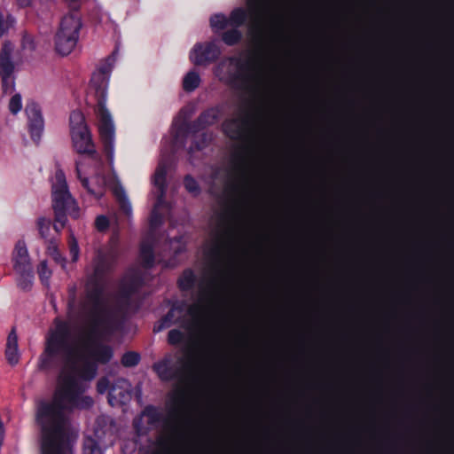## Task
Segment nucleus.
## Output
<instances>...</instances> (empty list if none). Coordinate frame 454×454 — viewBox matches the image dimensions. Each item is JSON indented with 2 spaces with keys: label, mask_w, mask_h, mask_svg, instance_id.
I'll return each mask as SVG.
<instances>
[{
  "label": "nucleus",
  "mask_w": 454,
  "mask_h": 454,
  "mask_svg": "<svg viewBox=\"0 0 454 454\" xmlns=\"http://www.w3.org/2000/svg\"><path fill=\"white\" fill-rule=\"evenodd\" d=\"M184 184L185 189L189 192L193 193L195 195L200 192L199 184H197V182L191 176H186L184 177Z\"/></svg>",
  "instance_id": "2f4dec72"
},
{
  "label": "nucleus",
  "mask_w": 454,
  "mask_h": 454,
  "mask_svg": "<svg viewBox=\"0 0 454 454\" xmlns=\"http://www.w3.org/2000/svg\"><path fill=\"white\" fill-rule=\"evenodd\" d=\"M165 176L166 167L164 165L159 166L154 174V184L158 187L160 193L158 195V202L154 206L150 217V226L152 229L157 228L161 223L162 216L159 212V207L162 203V197L164 195Z\"/></svg>",
  "instance_id": "f8f14e48"
},
{
  "label": "nucleus",
  "mask_w": 454,
  "mask_h": 454,
  "mask_svg": "<svg viewBox=\"0 0 454 454\" xmlns=\"http://www.w3.org/2000/svg\"><path fill=\"white\" fill-rule=\"evenodd\" d=\"M22 46L24 49L33 51L35 49L34 40L30 36H25L22 40Z\"/></svg>",
  "instance_id": "ea45409f"
},
{
  "label": "nucleus",
  "mask_w": 454,
  "mask_h": 454,
  "mask_svg": "<svg viewBox=\"0 0 454 454\" xmlns=\"http://www.w3.org/2000/svg\"><path fill=\"white\" fill-rule=\"evenodd\" d=\"M75 286H73L70 288L69 292H70V302L74 303V295H75Z\"/></svg>",
  "instance_id": "c03bdc74"
},
{
  "label": "nucleus",
  "mask_w": 454,
  "mask_h": 454,
  "mask_svg": "<svg viewBox=\"0 0 454 454\" xmlns=\"http://www.w3.org/2000/svg\"><path fill=\"white\" fill-rule=\"evenodd\" d=\"M36 224L41 237L43 239L48 238L51 230V220L45 217H39Z\"/></svg>",
  "instance_id": "393cba45"
},
{
  "label": "nucleus",
  "mask_w": 454,
  "mask_h": 454,
  "mask_svg": "<svg viewBox=\"0 0 454 454\" xmlns=\"http://www.w3.org/2000/svg\"><path fill=\"white\" fill-rule=\"evenodd\" d=\"M83 454H103L98 442L92 437H86L83 443Z\"/></svg>",
  "instance_id": "b1692460"
},
{
  "label": "nucleus",
  "mask_w": 454,
  "mask_h": 454,
  "mask_svg": "<svg viewBox=\"0 0 454 454\" xmlns=\"http://www.w3.org/2000/svg\"><path fill=\"white\" fill-rule=\"evenodd\" d=\"M37 271L42 281L47 283L51 275V271L48 270L47 262L45 261L40 262Z\"/></svg>",
  "instance_id": "72a5a7b5"
},
{
  "label": "nucleus",
  "mask_w": 454,
  "mask_h": 454,
  "mask_svg": "<svg viewBox=\"0 0 454 454\" xmlns=\"http://www.w3.org/2000/svg\"><path fill=\"white\" fill-rule=\"evenodd\" d=\"M95 435H96V437H97L98 439H100V437H101L100 432H99V431H98V430H96V431H95Z\"/></svg>",
  "instance_id": "de8ad7c7"
},
{
  "label": "nucleus",
  "mask_w": 454,
  "mask_h": 454,
  "mask_svg": "<svg viewBox=\"0 0 454 454\" xmlns=\"http://www.w3.org/2000/svg\"><path fill=\"white\" fill-rule=\"evenodd\" d=\"M76 174L77 177L80 179L81 183L82 184L83 187H85L89 192L93 193L92 191L89 188V181L86 177H82L80 170L79 163H76Z\"/></svg>",
  "instance_id": "58836bf2"
},
{
  "label": "nucleus",
  "mask_w": 454,
  "mask_h": 454,
  "mask_svg": "<svg viewBox=\"0 0 454 454\" xmlns=\"http://www.w3.org/2000/svg\"><path fill=\"white\" fill-rule=\"evenodd\" d=\"M250 126V111L247 104L242 105L235 118L223 124L225 134L232 140L247 143Z\"/></svg>",
  "instance_id": "9d476101"
},
{
  "label": "nucleus",
  "mask_w": 454,
  "mask_h": 454,
  "mask_svg": "<svg viewBox=\"0 0 454 454\" xmlns=\"http://www.w3.org/2000/svg\"><path fill=\"white\" fill-rule=\"evenodd\" d=\"M96 227L98 231H105L108 227V220L104 215H99L97 217L95 222Z\"/></svg>",
  "instance_id": "4c0bfd02"
},
{
  "label": "nucleus",
  "mask_w": 454,
  "mask_h": 454,
  "mask_svg": "<svg viewBox=\"0 0 454 454\" xmlns=\"http://www.w3.org/2000/svg\"><path fill=\"white\" fill-rule=\"evenodd\" d=\"M63 1L72 11H77L82 4V0H63Z\"/></svg>",
  "instance_id": "a19ab883"
},
{
  "label": "nucleus",
  "mask_w": 454,
  "mask_h": 454,
  "mask_svg": "<svg viewBox=\"0 0 454 454\" xmlns=\"http://www.w3.org/2000/svg\"><path fill=\"white\" fill-rule=\"evenodd\" d=\"M210 227V240L204 248L205 268L196 301L186 310L180 306L173 307L154 329L160 331L174 323L180 324L184 332L173 329L168 333V340L172 345L181 343L197 327L209 321L228 280L235 254V238L227 207H221L214 214Z\"/></svg>",
  "instance_id": "f03ea898"
},
{
  "label": "nucleus",
  "mask_w": 454,
  "mask_h": 454,
  "mask_svg": "<svg viewBox=\"0 0 454 454\" xmlns=\"http://www.w3.org/2000/svg\"><path fill=\"white\" fill-rule=\"evenodd\" d=\"M26 114L28 119V129L32 139L38 143L43 130V119L38 105L35 102L27 104Z\"/></svg>",
  "instance_id": "9b49d317"
},
{
  "label": "nucleus",
  "mask_w": 454,
  "mask_h": 454,
  "mask_svg": "<svg viewBox=\"0 0 454 454\" xmlns=\"http://www.w3.org/2000/svg\"><path fill=\"white\" fill-rule=\"evenodd\" d=\"M21 97L20 94H15L10 99L9 109L12 114H16L21 109Z\"/></svg>",
  "instance_id": "473e14b6"
},
{
  "label": "nucleus",
  "mask_w": 454,
  "mask_h": 454,
  "mask_svg": "<svg viewBox=\"0 0 454 454\" xmlns=\"http://www.w3.org/2000/svg\"><path fill=\"white\" fill-rule=\"evenodd\" d=\"M115 194H116L117 200L120 203L121 208L127 215H129L131 213V207H130V204L129 203L124 192L121 190H116Z\"/></svg>",
  "instance_id": "c85d7f7f"
},
{
  "label": "nucleus",
  "mask_w": 454,
  "mask_h": 454,
  "mask_svg": "<svg viewBox=\"0 0 454 454\" xmlns=\"http://www.w3.org/2000/svg\"><path fill=\"white\" fill-rule=\"evenodd\" d=\"M110 382L106 378L100 379L97 384L98 392L104 394L106 390H110Z\"/></svg>",
  "instance_id": "e433bc0d"
},
{
  "label": "nucleus",
  "mask_w": 454,
  "mask_h": 454,
  "mask_svg": "<svg viewBox=\"0 0 454 454\" xmlns=\"http://www.w3.org/2000/svg\"><path fill=\"white\" fill-rule=\"evenodd\" d=\"M140 356L135 352H128L122 356L121 363L126 367H132L138 364Z\"/></svg>",
  "instance_id": "c756f323"
},
{
  "label": "nucleus",
  "mask_w": 454,
  "mask_h": 454,
  "mask_svg": "<svg viewBox=\"0 0 454 454\" xmlns=\"http://www.w3.org/2000/svg\"><path fill=\"white\" fill-rule=\"evenodd\" d=\"M16 272L20 275L19 286L23 290H28L33 283V270L32 267L25 268L24 270H17Z\"/></svg>",
  "instance_id": "6ab92c4d"
},
{
  "label": "nucleus",
  "mask_w": 454,
  "mask_h": 454,
  "mask_svg": "<svg viewBox=\"0 0 454 454\" xmlns=\"http://www.w3.org/2000/svg\"><path fill=\"white\" fill-rule=\"evenodd\" d=\"M5 356L11 365H15L19 363L20 353L18 348V337L14 329H12L8 335Z\"/></svg>",
  "instance_id": "f3484780"
},
{
  "label": "nucleus",
  "mask_w": 454,
  "mask_h": 454,
  "mask_svg": "<svg viewBox=\"0 0 454 454\" xmlns=\"http://www.w3.org/2000/svg\"><path fill=\"white\" fill-rule=\"evenodd\" d=\"M171 246L176 253L181 252L184 247V245L182 241V238H178V239H176L175 240H173L171 243Z\"/></svg>",
  "instance_id": "79ce46f5"
},
{
  "label": "nucleus",
  "mask_w": 454,
  "mask_h": 454,
  "mask_svg": "<svg viewBox=\"0 0 454 454\" xmlns=\"http://www.w3.org/2000/svg\"><path fill=\"white\" fill-rule=\"evenodd\" d=\"M153 369L161 380H176L178 381L179 385L170 395L171 411L176 416L185 414L189 410L190 402L187 390L183 384L187 380L192 370L188 357L179 356L174 361L172 355H168L163 360L155 363Z\"/></svg>",
  "instance_id": "39448f33"
},
{
  "label": "nucleus",
  "mask_w": 454,
  "mask_h": 454,
  "mask_svg": "<svg viewBox=\"0 0 454 454\" xmlns=\"http://www.w3.org/2000/svg\"><path fill=\"white\" fill-rule=\"evenodd\" d=\"M81 27L82 19L77 11H72L62 17L55 35V50L59 54L67 56L72 52L77 43Z\"/></svg>",
  "instance_id": "1a4fd4ad"
},
{
  "label": "nucleus",
  "mask_w": 454,
  "mask_h": 454,
  "mask_svg": "<svg viewBox=\"0 0 454 454\" xmlns=\"http://www.w3.org/2000/svg\"><path fill=\"white\" fill-rule=\"evenodd\" d=\"M233 164L241 176H247L254 168L252 159L245 152L235 156Z\"/></svg>",
  "instance_id": "a211bd4d"
},
{
  "label": "nucleus",
  "mask_w": 454,
  "mask_h": 454,
  "mask_svg": "<svg viewBox=\"0 0 454 454\" xmlns=\"http://www.w3.org/2000/svg\"><path fill=\"white\" fill-rule=\"evenodd\" d=\"M14 71V65L12 59H0V75L4 82L12 75Z\"/></svg>",
  "instance_id": "5701e85b"
},
{
  "label": "nucleus",
  "mask_w": 454,
  "mask_h": 454,
  "mask_svg": "<svg viewBox=\"0 0 454 454\" xmlns=\"http://www.w3.org/2000/svg\"><path fill=\"white\" fill-rule=\"evenodd\" d=\"M131 398V385L125 379H117L111 385L108 401L112 406L124 404Z\"/></svg>",
  "instance_id": "ddd939ff"
},
{
  "label": "nucleus",
  "mask_w": 454,
  "mask_h": 454,
  "mask_svg": "<svg viewBox=\"0 0 454 454\" xmlns=\"http://www.w3.org/2000/svg\"><path fill=\"white\" fill-rule=\"evenodd\" d=\"M216 114L215 110H208L202 114L199 118V122L202 125H210L215 122Z\"/></svg>",
  "instance_id": "7c9ffc66"
},
{
  "label": "nucleus",
  "mask_w": 454,
  "mask_h": 454,
  "mask_svg": "<svg viewBox=\"0 0 454 454\" xmlns=\"http://www.w3.org/2000/svg\"><path fill=\"white\" fill-rule=\"evenodd\" d=\"M86 310H81L82 325L72 334L67 324L55 321L50 331L45 349L40 357L39 368H50L56 359L63 362L58 387L51 402H40L35 420L41 427L42 454H73L72 442L75 434L67 413L73 408H88L93 403L83 395L87 380L97 373V363L106 364L113 356L109 346L99 341L118 327L124 310H102L97 298L90 300Z\"/></svg>",
  "instance_id": "f257e3e1"
},
{
  "label": "nucleus",
  "mask_w": 454,
  "mask_h": 454,
  "mask_svg": "<svg viewBox=\"0 0 454 454\" xmlns=\"http://www.w3.org/2000/svg\"><path fill=\"white\" fill-rule=\"evenodd\" d=\"M247 12L243 9H236L231 13L229 25L238 27L249 16L251 26L260 27L274 15L277 0H247Z\"/></svg>",
  "instance_id": "0eeeda50"
},
{
  "label": "nucleus",
  "mask_w": 454,
  "mask_h": 454,
  "mask_svg": "<svg viewBox=\"0 0 454 454\" xmlns=\"http://www.w3.org/2000/svg\"><path fill=\"white\" fill-rule=\"evenodd\" d=\"M108 75L97 72L91 78V83L96 90L98 97L97 114L98 117V130L106 150H112L114 138V126L109 113L105 107L106 90L108 82Z\"/></svg>",
  "instance_id": "6e6552de"
},
{
  "label": "nucleus",
  "mask_w": 454,
  "mask_h": 454,
  "mask_svg": "<svg viewBox=\"0 0 454 454\" xmlns=\"http://www.w3.org/2000/svg\"><path fill=\"white\" fill-rule=\"evenodd\" d=\"M14 270H24L25 268L31 267L27 246L24 241L19 240L13 252Z\"/></svg>",
  "instance_id": "dca6fc26"
},
{
  "label": "nucleus",
  "mask_w": 454,
  "mask_h": 454,
  "mask_svg": "<svg viewBox=\"0 0 454 454\" xmlns=\"http://www.w3.org/2000/svg\"><path fill=\"white\" fill-rule=\"evenodd\" d=\"M13 49L14 47L12 43L4 42L0 51V59H12Z\"/></svg>",
  "instance_id": "f704fd0d"
},
{
  "label": "nucleus",
  "mask_w": 454,
  "mask_h": 454,
  "mask_svg": "<svg viewBox=\"0 0 454 454\" xmlns=\"http://www.w3.org/2000/svg\"><path fill=\"white\" fill-rule=\"evenodd\" d=\"M17 1H18L19 4L21 6H27L32 2V0H17Z\"/></svg>",
  "instance_id": "a18cd8bd"
},
{
  "label": "nucleus",
  "mask_w": 454,
  "mask_h": 454,
  "mask_svg": "<svg viewBox=\"0 0 454 454\" xmlns=\"http://www.w3.org/2000/svg\"><path fill=\"white\" fill-rule=\"evenodd\" d=\"M52 201L57 223L54 229L59 232L65 225L67 214L74 218L79 217L78 207L68 192L66 176L60 169L56 171L52 184Z\"/></svg>",
  "instance_id": "423d86ee"
},
{
  "label": "nucleus",
  "mask_w": 454,
  "mask_h": 454,
  "mask_svg": "<svg viewBox=\"0 0 454 454\" xmlns=\"http://www.w3.org/2000/svg\"><path fill=\"white\" fill-rule=\"evenodd\" d=\"M241 38V33L236 28L226 31L223 34V40L229 45H233Z\"/></svg>",
  "instance_id": "a878e982"
},
{
  "label": "nucleus",
  "mask_w": 454,
  "mask_h": 454,
  "mask_svg": "<svg viewBox=\"0 0 454 454\" xmlns=\"http://www.w3.org/2000/svg\"><path fill=\"white\" fill-rule=\"evenodd\" d=\"M70 128L71 133L75 130H84L87 128V125L84 121L83 114L79 111H74L70 115Z\"/></svg>",
  "instance_id": "4be33fe9"
},
{
  "label": "nucleus",
  "mask_w": 454,
  "mask_h": 454,
  "mask_svg": "<svg viewBox=\"0 0 454 454\" xmlns=\"http://www.w3.org/2000/svg\"><path fill=\"white\" fill-rule=\"evenodd\" d=\"M211 27L217 29H223L229 25V20L222 14H216L210 19Z\"/></svg>",
  "instance_id": "cd10ccee"
},
{
  "label": "nucleus",
  "mask_w": 454,
  "mask_h": 454,
  "mask_svg": "<svg viewBox=\"0 0 454 454\" xmlns=\"http://www.w3.org/2000/svg\"><path fill=\"white\" fill-rule=\"evenodd\" d=\"M200 82V78L199 74L194 71H191L184 78V81H183L184 90L186 91H192L197 87H199Z\"/></svg>",
  "instance_id": "aec40b11"
},
{
  "label": "nucleus",
  "mask_w": 454,
  "mask_h": 454,
  "mask_svg": "<svg viewBox=\"0 0 454 454\" xmlns=\"http://www.w3.org/2000/svg\"><path fill=\"white\" fill-rule=\"evenodd\" d=\"M74 147L78 153L91 155L95 153L94 145L88 128L71 133Z\"/></svg>",
  "instance_id": "2eb2a0df"
},
{
  "label": "nucleus",
  "mask_w": 454,
  "mask_h": 454,
  "mask_svg": "<svg viewBox=\"0 0 454 454\" xmlns=\"http://www.w3.org/2000/svg\"><path fill=\"white\" fill-rule=\"evenodd\" d=\"M70 252L72 254V260L75 262L78 259V247L74 239L70 242Z\"/></svg>",
  "instance_id": "37998d69"
},
{
  "label": "nucleus",
  "mask_w": 454,
  "mask_h": 454,
  "mask_svg": "<svg viewBox=\"0 0 454 454\" xmlns=\"http://www.w3.org/2000/svg\"><path fill=\"white\" fill-rule=\"evenodd\" d=\"M54 259L57 262H59V260L60 259V255L59 254V253L56 251L55 248H54Z\"/></svg>",
  "instance_id": "49530a36"
},
{
  "label": "nucleus",
  "mask_w": 454,
  "mask_h": 454,
  "mask_svg": "<svg viewBox=\"0 0 454 454\" xmlns=\"http://www.w3.org/2000/svg\"><path fill=\"white\" fill-rule=\"evenodd\" d=\"M194 283V275L191 270H185L179 279V286L182 289H190Z\"/></svg>",
  "instance_id": "bb28decb"
},
{
  "label": "nucleus",
  "mask_w": 454,
  "mask_h": 454,
  "mask_svg": "<svg viewBox=\"0 0 454 454\" xmlns=\"http://www.w3.org/2000/svg\"><path fill=\"white\" fill-rule=\"evenodd\" d=\"M111 269L109 261L104 256H98L94 264V271L89 277L86 285V297L82 303L81 310H86L87 305L90 302V299L97 298L102 310H118L122 308L125 310L129 304V297L137 292L143 283L141 272L139 270H132L129 271L123 278L119 296L115 305L110 303L103 297V278Z\"/></svg>",
  "instance_id": "7ed1b4c3"
},
{
  "label": "nucleus",
  "mask_w": 454,
  "mask_h": 454,
  "mask_svg": "<svg viewBox=\"0 0 454 454\" xmlns=\"http://www.w3.org/2000/svg\"><path fill=\"white\" fill-rule=\"evenodd\" d=\"M114 66V59L111 58H108L104 64L100 66L98 68V72L104 73V74L108 75L110 74L112 68Z\"/></svg>",
  "instance_id": "c9c22d12"
},
{
  "label": "nucleus",
  "mask_w": 454,
  "mask_h": 454,
  "mask_svg": "<svg viewBox=\"0 0 454 454\" xmlns=\"http://www.w3.org/2000/svg\"><path fill=\"white\" fill-rule=\"evenodd\" d=\"M219 55L217 46L213 43L197 44L191 55V59L195 65H205L214 61Z\"/></svg>",
  "instance_id": "4468645a"
},
{
  "label": "nucleus",
  "mask_w": 454,
  "mask_h": 454,
  "mask_svg": "<svg viewBox=\"0 0 454 454\" xmlns=\"http://www.w3.org/2000/svg\"><path fill=\"white\" fill-rule=\"evenodd\" d=\"M140 256L145 267H150L153 262V252L152 245L148 241H144L141 245Z\"/></svg>",
  "instance_id": "412c9836"
},
{
  "label": "nucleus",
  "mask_w": 454,
  "mask_h": 454,
  "mask_svg": "<svg viewBox=\"0 0 454 454\" xmlns=\"http://www.w3.org/2000/svg\"><path fill=\"white\" fill-rule=\"evenodd\" d=\"M218 75L249 97L262 94L269 86V77L263 68L245 56L222 61L218 67Z\"/></svg>",
  "instance_id": "20e7f679"
}]
</instances>
